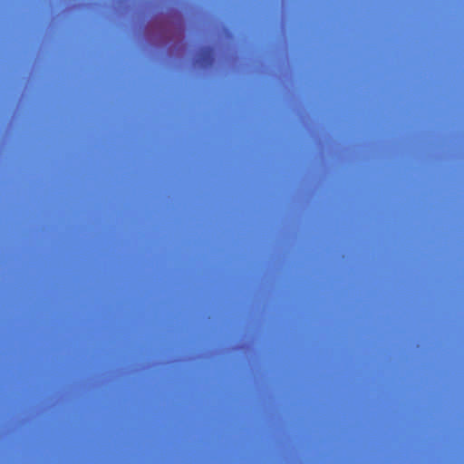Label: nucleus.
Returning a JSON list of instances; mask_svg holds the SVG:
<instances>
[{"mask_svg":"<svg viewBox=\"0 0 464 464\" xmlns=\"http://www.w3.org/2000/svg\"><path fill=\"white\" fill-rule=\"evenodd\" d=\"M211 52H212V51H211V49H208V50L206 51L208 60V59H211V60H212V58L210 57V56H211Z\"/></svg>","mask_w":464,"mask_h":464,"instance_id":"f257e3e1","label":"nucleus"}]
</instances>
